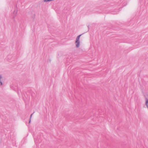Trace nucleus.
Listing matches in <instances>:
<instances>
[{"label":"nucleus","mask_w":148,"mask_h":148,"mask_svg":"<svg viewBox=\"0 0 148 148\" xmlns=\"http://www.w3.org/2000/svg\"><path fill=\"white\" fill-rule=\"evenodd\" d=\"M32 114L31 115V116H30V119H31V117H32ZM30 122H31V119H30V120H29V123H30Z\"/></svg>","instance_id":"3"},{"label":"nucleus","mask_w":148,"mask_h":148,"mask_svg":"<svg viewBox=\"0 0 148 148\" xmlns=\"http://www.w3.org/2000/svg\"><path fill=\"white\" fill-rule=\"evenodd\" d=\"M81 34L79 36H78L76 38V39L75 43L76 44V47L77 48H78L80 46V41H79V39L80 37L81 36L82 34Z\"/></svg>","instance_id":"1"},{"label":"nucleus","mask_w":148,"mask_h":148,"mask_svg":"<svg viewBox=\"0 0 148 148\" xmlns=\"http://www.w3.org/2000/svg\"><path fill=\"white\" fill-rule=\"evenodd\" d=\"M17 12V11L16 10H15L14 11L13 14H14V16H16Z\"/></svg>","instance_id":"2"},{"label":"nucleus","mask_w":148,"mask_h":148,"mask_svg":"<svg viewBox=\"0 0 148 148\" xmlns=\"http://www.w3.org/2000/svg\"><path fill=\"white\" fill-rule=\"evenodd\" d=\"M0 84L1 85H2L3 83L1 80L0 81Z\"/></svg>","instance_id":"4"},{"label":"nucleus","mask_w":148,"mask_h":148,"mask_svg":"<svg viewBox=\"0 0 148 148\" xmlns=\"http://www.w3.org/2000/svg\"><path fill=\"white\" fill-rule=\"evenodd\" d=\"M2 78V77L0 75V81L1 80V79Z\"/></svg>","instance_id":"5"}]
</instances>
